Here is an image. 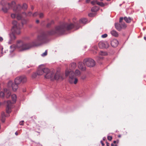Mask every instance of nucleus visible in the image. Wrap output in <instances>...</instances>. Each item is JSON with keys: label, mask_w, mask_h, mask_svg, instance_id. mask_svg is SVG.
Segmentation results:
<instances>
[{"label": "nucleus", "mask_w": 146, "mask_h": 146, "mask_svg": "<svg viewBox=\"0 0 146 146\" xmlns=\"http://www.w3.org/2000/svg\"><path fill=\"white\" fill-rule=\"evenodd\" d=\"M48 41L46 34L43 32L39 35L37 39L31 43H25L21 41H18L17 42L16 46L13 44L10 46L11 50L10 51L11 52L17 48L21 50H24L29 49L32 47L37 46L47 42Z\"/></svg>", "instance_id": "1"}, {"label": "nucleus", "mask_w": 146, "mask_h": 146, "mask_svg": "<svg viewBox=\"0 0 146 146\" xmlns=\"http://www.w3.org/2000/svg\"><path fill=\"white\" fill-rule=\"evenodd\" d=\"M26 22L25 20L22 21V25H20L15 21H14L12 22L13 26L11 29L12 33L9 34V39L8 42V44H11L14 42V40L16 38V37L15 34H19L20 33V29L21 28L23 25L25 24Z\"/></svg>", "instance_id": "2"}, {"label": "nucleus", "mask_w": 146, "mask_h": 146, "mask_svg": "<svg viewBox=\"0 0 146 146\" xmlns=\"http://www.w3.org/2000/svg\"><path fill=\"white\" fill-rule=\"evenodd\" d=\"M74 26L75 25L72 23H64L61 25L55 27V34L61 35L64 34L67 31L74 28Z\"/></svg>", "instance_id": "3"}, {"label": "nucleus", "mask_w": 146, "mask_h": 146, "mask_svg": "<svg viewBox=\"0 0 146 146\" xmlns=\"http://www.w3.org/2000/svg\"><path fill=\"white\" fill-rule=\"evenodd\" d=\"M27 81V78L25 76H22L16 78L15 80V83L11 81L9 82L7 84L8 87L9 88L11 87L14 91H16L18 88V85L21 83H23Z\"/></svg>", "instance_id": "4"}, {"label": "nucleus", "mask_w": 146, "mask_h": 146, "mask_svg": "<svg viewBox=\"0 0 146 146\" xmlns=\"http://www.w3.org/2000/svg\"><path fill=\"white\" fill-rule=\"evenodd\" d=\"M74 72L72 70L66 68L65 72V76L66 77L69 76L68 81L70 84L74 83L76 84L78 81V79L75 77Z\"/></svg>", "instance_id": "5"}, {"label": "nucleus", "mask_w": 146, "mask_h": 146, "mask_svg": "<svg viewBox=\"0 0 146 146\" xmlns=\"http://www.w3.org/2000/svg\"><path fill=\"white\" fill-rule=\"evenodd\" d=\"M83 62L84 64L89 67H93L95 65V61L91 58H85L84 59Z\"/></svg>", "instance_id": "6"}, {"label": "nucleus", "mask_w": 146, "mask_h": 146, "mask_svg": "<svg viewBox=\"0 0 146 146\" xmlns=\"http://www.w3.org/2000/svg\"><path fill=\"white\" fill-rule=\"evenodd\" d=\"M44 77L46 78L49 79L51 81H53L55 79V74L53 72L51 71L50 72L45 74Z\"/></svg>", "instance_id": "7"}, {"label": "nucleus", "mask_w": 146, "mask_h": 146, "mask_svg": "<svg viewBox=\"0 0 146 146\" xmlns=\"http://www.w3.org/2000/svg\"><path fill=\"white\" fill-rule=\"evenodd\" d=\"M7 103V104L6 108V112L9 113L11 112V109L12 107V103L10 100L8 101Z\"/></svg>", "instance_id": "8"}, {"label": "nucleus", "mask_w": 146, "mask_h": 146, "mask_svg": "<svg viewBox=\"0 0 146 146\" xmlns=\"http://www.w3.org/2000/svg\"><path fill=\"white\" fill-rule=\"evenodd\" d=\"M98 46L101 48H108V44L107 42H104L103 41L100 42L98 44Z\"/></svg>", "instance_id": "9"}, {"label": "nucleus", "mask_w": 146, "mask_h": 146, "mask_svg": "<svg viewBox=\"0 0 146 146\" xmlns=\"http://www.w3.org/2000/svg\"><path fill=\"white\" fill-rule=\"evenodd\" d=\"M85 65L83 62H79L78 63V68L82 71H84L86 70Z\"/></svg>", "instance_id": "10"}, {"label": "nucleus", "mask_w": 146, "mask_h": 146, "mask_svg": "<svg viewBox=\"0 0 146 146\" xmlns=\"http://www.w3.org/2000/svg\"><path fill=\"white\" fill-rule=\"evenodd\" d=\"M63 75L62 74H55V80H62L63 79Z\"/></svg>", "instance_id": "11"}, {"label": "nucleus", "mask_w": 146, "mask_h": 146, "mask_svg": "<svg viewBox=\"0 0 146 146\" xmlns=\"http://www.w3.org/2000/svg\"><path fill=\"white\" fill-rule=\"evenodd\" d=\"M118 42L116 39H113L111 42V45L114 47H116L118 45Z\"/></svg>", "instance_id": "12"}, {"label": "nucleus", "mask_w": 146, "mask_h": 146, "mask_svg": "<svg viewBox=\"0 0 146 146\" xmlns=\"http://www.w3.org/2000/svg\"><path fill=\"white\" fill-rule=\"evenodd\" d=\"M4 93L5 94V96L6 98H9L11 95V92L10 91L6 88L4 89Z\"/></svg>", "instance_id": "13"}, {"label": "nucleus", "mask_w": 146, "mask_h": 146, "mask_svg": "<svg viewBox=\"0 0 146 146\" xmlns=\"http://www.w3.org/2000/svg\"><path fill=\"white\" fill-rule=\"evenodd\" d=\"M42 66H40L39 68H38L37 72V74L38 75H41L43 74V72L42 71V68H41Z\"/></svg>", "instance_id": "14"}, {"label": "nucleus", "mask_w": 146, "mask_h": 146, "mask_svg": "<svg viewBox=\"0 0 146 146\" xmlns=\"http://www.w3.org/2000/svg\"><path fill=\"white\" fill-rule=\"evenodd\" d=\"M115 27L116 29L118 31H120L122 29L120 23H115Z\"/></svg>", "instance_id": "15"}, {"label": "nucleus", "mask_w": 146, "mask_h": 146, "mask_svg": "<svg viewBox=\"0 0 146 146\" xmlns=\"http://www.w3.org/2000/svg\"><path fill=\"white\" fill-rule=\"evenodd\" d=\"M45 33L46 34V35H52L54 34L55 33V31L54 29H52L48 31L47 33L45 32Z\"/></svg>", "instance_id": "16"}, {"label": "nucleus", "mask_w": 146, "mask_h": 146, "mask_svg": "<svg viewBox=\"0 0 146 146\" xmlns=\"http://www.w3.org/2000/svg\"><path fill=\"white\" fill-rule=\"evenodd\" d=\"M124 19L125 21L127 23H130L131 21L132 20V19L130 17H124Z\"/></svg>", "instance_id": "17"}, {"label": "nucleus", "mask_w": 146, "mask_h": 146, "mask_svg": "<svg viewBox=\"0 0 146 146\" xmlns=\"http://www.w3.org/2000/svg\"><path fill=\"white\" fill-rule=\"evenodd\" d=\"M42 71L43 72V74L44 73H45V74H46L48 73L49 72H50L51 71L48 69L47 68H42Z\"/></svg>", "instance_id": "18"}, {"label": "nucleus", "mask_w": 146, "mask_h": 146, "mask_svg": "<svg viewBox=\"0 0 146 146\" xmlns=\"http://www.w3.org/2000/svg\"><path fill=\"white\" fill-rule=\"evenodd\" d=\"M111 34L115 37H118L119 35L117 33L115 30H113L111 32Z\"/></svg>", "instance_id": "19"}, {"label": "nucleus", "mask_w": 146, "mask_h": 146, "mask_svg": "<svg viewBox=\"0 0 146 146\" xmlns=\"http://www.w3.org/2000/svg\"><path fill=\"white\" fill-rule=\"evenodd\" d=\"M16 96L15 94H13L11 95V98L13 101V103L15 102L16 100Z\"/></svg>", "instance_id": "20"}, {"label": "nucleus", "mask_w": 146, "mask_h": 146, "mask_svg": "<svg viewBox=\"0 0 146 146\" xmlns=\"http://www.w3.org/2000/svg\"><path fill=\"white\" fill-rule=\"evenodd\" d=\"M16 9H15V8H14L13 9V10L15 11H19L21 9V5H19L16 7Z\"/></svg>", "instance_id": "21"}, {"label": "nucleus", "mask_w": 146, "mask_h": 146, "mask_svg": "<svg viewBox=\"0 0 146 146\" xmlns=\"http://www.w3.org/2000/svg\"><path fill=\"white\" fill-rule=\"evenodd\" d=\"M54 24V21H51L50 22L48 23L46 25L47 28H50L51 27V26Z\"/></svg>", "instance_id": "22"}, {"label": "nucleus", "mask_w": 146, "mask_h": 146, "mask_svg": "<svg viewBox=\"0 0 146 146\" xmlns=\"http://www.w3.org/2000/svg\"><path fill=\"white\" fill-rule=\"evenodd\" d=\"M87 19L85 18H83L81 19L80 20V23H86L87 21Z\"/></svg>", "instance_id": "23"}, {"label": "nucleus", "mask_w": 146, "mask_h": 146, "mask_svg": "<svg viewBox=\"0 0 146 146\" xmlns=\"http://www.w3.org/2000/svg\"><path fill=\"white\" fill-rule=\"evenodd\" d=\"M119 23L120 24L121 27L122 29H124L126 27V25L123 22L122 23Z\"/></svg>", "instance_id": "24"}, {"label": "nucleus", "mask_w": 146, "mask_h": 146, "mask_svg": "<svg viewBox=\"0 0 146 146\" xmlns=\"http://www.w3.org/2000/svg\"><path fill=\"white\" fill-rule=\"evenodd\" d=\"M75 74L76 76H79L80 75V72L78 70H76L75 72Z\"/></svg>", "instance_id": "25"}, {"label": "nucleus", "mask_w": 146, "mask_h": 146, "mask_svg": "<svg viewBox=\"0 0 146 146\" xmlns=\"http://www.w3.org/2000/svg\"><path fill=\"white\" fill-rule=\"evenodd\" d=\"M99 54L101 56H106L107 55V53L106 52L101 51L99 52Z\"/></svg>", "instance_id": "26"}, {"label": "nucleus", "mask_w": 146, "mask_h": 146, "mask_svg": "<svg viewBox=\"0 0 146 146\" xmlns=\"http://www.w3.org/2000/svg\"><path fill=\"white\" fill-rule=\"evenodd\" d=\"M70 65L71 66L72 68L74 69L75 68L76 66V64L75 63L73 62Z\"/></svg>", "instance_id": "27"}, {"label": "nucleus", "mask_w": 146, "mask_h": 146, "mask_svg": "<svg viewBox=\"0 0 146 146\" xmlns=\"http://www.w3.org/2000/svg\"><path fill=\"white\" fill-rule=\"evenodd\" d=\"M22 14H24L25 15H26L28 16H32L33 15V14L31 12H29L27 14H26V13L25 12H23Z\"/></svg>", "instance_id": "28"}, {"label": "nucleus", "mask_w": 146, "mask_h": 146, "mask_svg": "<svg viewBox=\"0 0 146 146\" xmlns=\"http://www.w3.org/2000/svg\"><path fill=\"white\" fill-rule=\"evenodd\" d=\"M22 16L19 13H18L16 16L18 20L21 19L22 18Z\"/></svg>", "instance_id": "29"}, {"label": "nucleus", "mask_w": 146, "mask_h": 146, "mask_svg": "<svg viewBox=\"0 0 146 146\" xmlns=\"http://www.w3.org/2000/svg\"><path fill=\"white\" fill-rule=\"evenodd\" d=\"M97 10V8L96 7H93L91 9V11L92 12H96Z\"/></svg>", "instance_id": "30"}, {"label": "nucleus", "mask_w": 146, "mask_h": 146, "mask_svg": "<svg viewBox=\"0 0 146 146\" xmlns=\"http://www.w3.org/2000/svg\"><path fill=\"white\" fill-rule=\"evenodd\" d=\"M38 75L37 74V73H34L32 75V77L33 78H35L37 76V75Z\"/></svg>", "instance_id": "31"}, {"label": "nucleus", "mask_w": 146, "mask_h": 146, "mask_svg": "<svg viewBox=\"0 0 146 146\" xmlns=\"http://www.w3.org/2000/svg\"><path fill=\"white\" fill-rule=\"evenodd\" d=\"M47 54V50H46L45 52L41 54V56L42 57H44L46 56Z\"/></svg>", "instance_id": "32"}, {"label": "nucleus", "mask_w": 146, "mask_h": 146, "mask_svg": "<svg viewBox=\"0 0 146 146\" xmlns=\"http://www.w3.org/2000/svg\"><path fill=\"white\" fill-rule=\"evenodd\" d=\"M2 10L5 13H6L8 11V9L5 7H3L2 8Z\"/></svg>", "instance_id": "33"}, {"label": "nucleus", "mask_w": 146, "mask_h": 146, "mask_svg": "<svg viewBox=\"0 0 146 146\" xmlns=\"http://www.w3.org/2000/svg\"><path fill=\"white\" fill-rule=\"evenodd\" d=\"M27 8V5L26 3H24L23 4L22 6V9H26Z\"/></svg>", "instance_id": "34"}, {"label": "nucleus", "mask_w": 146, "mask_h": 146, "mask_svg": "<svg viewBox=\"0 0 146 146\" xmlns=\"http://www.w3.org/2000/svg\"><path fill=\"white\" fill-rule=\"evenodd\" d=\"M5 94V93L4 92H0V96L2 98L4 97Z\"/></svg>", "instance_id": "35"}, {"label": "nucleus", "mask_w": 146, "mask_h": 146, "mask_svg": "<svg viewBox=\"0 0 146 146\" xmlns=\"http://www.w3.org/2000/svg\"><path fill=\"white\" fill-rule=\"evenodd\" d=\"M44 16V14L42 13H40L39 14V17L40 18H42Z\"/></svg>", "instance_id": "36"}, {"label": "nucleus", "mask_w": 146, "mask_h": 146, "mask_svg": "<svg viewBox=\"0 0 146 146\" xmlns=\"http://www.w3.org/2000/svg\"><path fill=\"white\" fill-rule=\"evenodd\" d=\"M17 16V15L15 14H12L11 15V17L13 18H15Z\"/></svg>", "instance_id": "37"}, {"label": "nucleus", "mask_w": 146, "mask_h": 146, "mask_svg": "<svg viewBox=\"0 0 146 146\" xmlns=\"http://www.w3.org/2000/svg\"><path fill=\"white\" fill-rule=\"evenodd\" d=\"M38 15V12H35L32 15V16L33 17H36V16H37Z\"/></svg>", "instance_id": "38"}, {"label": "nucleus", "mask_w": 146, "mask_h": 146, "mask_svg": "<svg viewBox=\"0 0 146 146\" xmlns=\"http://www.w3.org/2000/svg\"><path fill=\"white\" fill-rule=\"evenodd\" d=\"M97 1H93L91 2V3L93 5H95L96 4Z\"/></svg>", "instance_id": "39"}, {"label": "nucleus", "mask_w": 146, "mask_h": 146, "mask_svg": "<svg viewBox=\"0 0 146 146\" xmlns=\"http://www.w3.org/2000/svg\"><path fill=\"white\" fill-rule=\"evenodd\" d=\"M108 139V140L110 141H111L112 139V136H108L107 137Z\"/></svg>", "instance_id": "40"}, {"label": "nucleus", "mask_w": 146, "mask_h": 146, "mask_svg": "<svg viewBox=\"0 0 146 146\" xmlns=\"http://www.w3.org/2000/svg\"><path fill=\"white\" fill-rule=\"evenodd\" d=\"M108 36V35L106 34H105L102 36V37L103 38L106 37Z\"/></svg>", "instance_id": "41"}, {"label": "nucleus", "mask_w": 146, "mask_h": 146, "mask_svg": "<svg viewBox=\"0 0 146 146\" xmlns=\"http://www.w3.org/2000/svg\"><path fill=\"white\" fill-rule=\"evenodd\" d=\"M1 117L2 118H5L6 117L5 113L3 112L2 113Z\"/></svg>", "instance_id": "42"}, {"label": "nucleus", "mask_w": 146, "mask_h": 146, "mask_svg": "<svg viewBox=\"0 0 146 146\" xmlns=\"http://www.w3.org/2000/svg\"><path fill=\"white\" fill-rule=\"evenodd\" d=\"M123 18L122 17H120L119 19V23H122L123 22Z\"/></svg>", "instance_id": "43"}, {"label": "nucleus", "mask_w": 146, "mask_h": 146, "mask_svg": "<svg viewBox=\"0 0 146 146\" xmlns=\"http://www.w3.org/2000/svg\"><path fill=\"white\" fill-rule=\"evenodd\" d=\"M119 142V140H117V141H113V143L114 144H115L116 143H117L118 144Z\"/></svg>", "instance_id": "44"}, {"label": "nucleus", "mask_w": 146, "mask_h": 146, "mask_svg": "<svg viewBox=\"0 0 146 146\" xmlns=\"http://www.w3.org/2000/svg\"><path fill=\"white\" fill-rule=\"evenodd\" d=\"M24 121H21L20 122L19 124L21 125H23Z\"/></svg>", "instance_id": "45"}, {"label": "nucleus", "mask_w": 146, "mask_h": 146, "mask_svg": "<svg viewBox=\"0 0 146 146\" xmlns=\"http://www.w3.org/2000/svg\"><path fill=\"white\" fill-rule=\"evenodd\" d=\"M99 60H102L103 59V57H102L100 56H97L96 57Z\"/></svg>", "instance_id": "46"}, {"label": "nucleus", "mask_w": 146, "mask_h": 146, "mask_svg": "<svg viewBox=\"0 0 146 146\" xmlns=\"http://www.w3.org/2000/svg\"><path fill=\"white\" fill-rule=\"evenodd\" d=\"M105 5L104 3H103L102 2H101V3L100 4V6H102V7H104Z\"/></svg>", "instance_id": "47"}, {"label": "nucleus", "mask_w": 146, "mask_h": 146, "mask_svg": "<svg viewBox=\"0 0 146 146\" xmlns=\"http://www.w3.org/2000/svg\"><path fill=\"white\" fill-rule=\"evenodd\" d=\"M93 48L95 50H97L98 49L97 47L96 46H93Z\"/></svg>", "instance_id": "48"}, {"label": "nucleus", "mask_w": 146, "mask_h": 146, "mask_svg": "<svg viewBox=\"0 0 146 146\" xmlns=\"http://www.w3.org/2000/svg\"><path fill=\"white\" fill-rule=\"evenodd\" d=\"M5 121V118H2V119H1V121L2 122H4Z\"/></svg>", "instance_id": "49"}, {"label": "nucleus", "mask_w": 146, "mask_h": 146, "mask_svg": "<svg viewBox=\"0 0 146 146\" xmlns=\"http://www.w3.org/2000/svg\"><path fill=\"white\" fill-rule=\"evenodd\" d=\"M3 40V38L1 36H0V42H2Z\"/></svg>", "instance_id": "50"}, {"label": "nucleus", "mask_w": 146, "mask_h": 146, "mask_svg": "<svg viewBox=\"0 0 146 146\" xmlns=\"http://www.w3.org/2000/svg\"><path fill=\"white\" fill-rule=\"evenodd\" d=\"M86 78V77L85 76H82L81 78L82 80H84Z\"/></svg>", "instance_id": "51"}, {"label": "nucleus", "mask_w": 146, "mask_h": 146, "mask_svg": "<svg viewBox=\"0 0 146 146\" xmlns=\"http://www.w3.org/2000/svg\"><path fill=\"white\" fill-rule=\"evenodd\" d=\"M101 2H98L97 1V3H96V4H97V5H100V4L101 3Z\"/></svg>", "instance_id": "52"}, {"label": "nucleus", "mask_w": 146, "mask_h": 146, "mask_svg": "<svg viewBox=\"0 0 146 146\" xmlns=\"http://www.w3.org/2000/svg\"><path fill=\"white\" fill-rule=\"evenodd\" d=\"M93 51V53L94 54H95L97 53V52L96 51Z\"/></svg>", "instance_id": "53"}, {"label": "nucleus", "mask_w": 146, "mask_h": 146, "mask_svg": "<svg viewBox=\"0 0 146 146\" xmlns=\"http://www.w3.org/2000/svg\"><path fill=\"white\" fill-rule=\"evenodd\" d=\"M101 143L102 145V146H104V143L102 141H101Z\"/></svg>", "instance_id": "54"}, {"label": "nucleus", "mask_w": 146, "mask_h": 146, "mask_svg": "<svg viewBox=\"0 0 146 146\" xmlns=\"http://www.w3.org/2000/svg\"><path fill=\"white\" fill-rule=\"evenodd\" d=\"M107 146H109L110 144L108 142H106Z\"/></svg>", "instance_id": "55"}, {"label": "nucleus", "mask_w": 146, "mask_h": 146, "mask_svg": "<svg viewBox=\"0 0 146 146\" xmlns=\"http://www.w3.org/2000/svg\"><path fill=\"white\" fill-rule=\"evenodd\" d=\"M88 15L90 17H91L92 15V13H89L88 14Z\"/></svg>", "instance_id": "56"}, {"label": "nucleus", "mask_w": 146, "mask_h": 146, "mask_svg": "<svg viewBox=\"0 0 146 146\" xmlns=\"http://www.w3.org/2000/svg\"><path fill=\"white\" fill-rule=\"evenodd\" d=\"M36 23H39V21L38 20H36Z\"/></svg>", "instance_id": "57"}, {"label": "nucleus", "mask_w": 146, "mask_h": 146, "mask_svg": "<svg viewBox=\"0 0 146 146\" xmlns=\"http://www.w3.org/2000/svg\"><path fill=\"white\" fill-rule=\"evenodd\" d=\"M90 0H86V3H88L90 2Z\"/></svg>", "instance_id": "58"}, {"label": "nucleus", "mask_w": 146, "mask_h": 146, "mask_svg": "<svg viewBox=\"0 0 146 146\" xmlns=\"http://www.w3.org/2000/svg\"><path fill=\"white\" fill-rule=\"evenodd\" d=\"M15 4V3L14 1H13L12 2V5H14V4Z\"/></svg>", "instance_id": "59"}, {"label": "nucleus", "mask_w": 146, "mask_h": 146, "mask_svg": "<svg viewBox=\"0 0 146 146\" xmlns=\"http://www.w3.org/2000/svg\"><path fill=\"white\" fill-rule=\"evenodd\" d=\"M15 134L16 135H18V133L17 132H15Z\"/></svg>", "instance_id": "60"}, {"label": "nucleus", "mask_w": 146, "mask_h": 146, "mask_svg": "<svg viewBox=\"0 0 146 146\" xmlns=\"http://www.w3.org/2000/svg\"><path fill=\"white\" fill-rule=\"evenodd\" d=\"M111 146H114V145L113 143H111Z\"/></svg>", "instance_id": "61"}, {"label": "nucleus", "mask_w": 146, "mask_h": 146, "mask_svg": "<svg viewBox=\"0 0 146 146\" xmlns=\"http://www.w3.org/2000/svg\"><path fill=\"white\" fill-rule=\"evenodd\" d=\"M31 9H32V10L33 9H34V7H33V6H32L31 8Z\"/></svg>", "instance_id": "62"}, {"label": "nucleus", "mask_w": 146, "mask_h": 146, "mask_svg": "<svg viewBox=\"0 0 146 146\" xmlns=\"http://www.w3.org/2000/svg\"><path fill=\"white\" fill-rule=\"evenodd\" d=\"M118 137H121V135H118Z\"/></svg>", "instance_id": "63"}, {"label": "nucleus", "mask_w": 146, "mask_h": 146, "mask_svg": "<svg viewBox=\"0 0 146 146\" xmlns=\"http://www.w3.org/2000/svg\"><path fill=\"white\" fill-rule=\"evenodd\" d=\"M144 39H145V40H146V37H144Z\"/></svg>", "instance_id": "64"}]
</instances>
